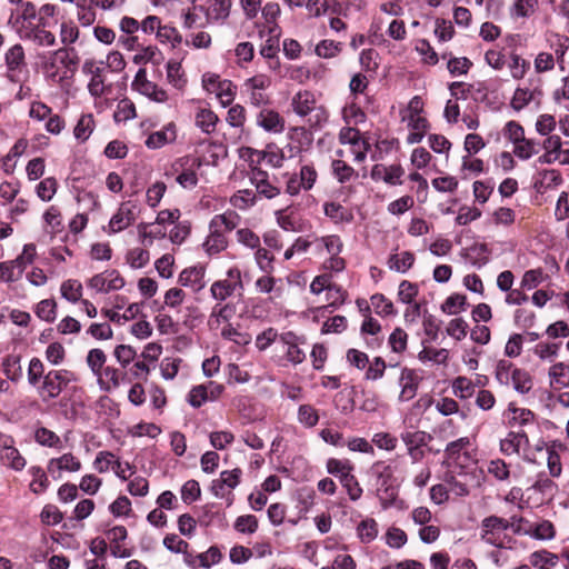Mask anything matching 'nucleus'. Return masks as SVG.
<instances>
[{"mask_svg":"<svg viewBox=\"0 0 569 569\" xmlns=\"http://www.w3.org/2000/svg\"><path fill=\"white\" fill-rule=\"evenodd\" d=\"M200 493L201 490L197 480H188L181 488V499L186 503H190L199 499Z\"/></svg>","mask_w":569,"mask_h":569,"instance_id":"338daca9","label":"nucleus"},{"mask_svg":"<svg viewBox=\"0 0 569 569\" xmlns=\"http://www.w3.org/2000/svg\"><path fill=\"white\" fill-rule=\"evenodd\" d=\"M239 288L229 282L228 280H218L211 284V296L219 301H223L232 296Z\"/></svg>","mask_w":569,"mask_h":569,"instance_id":"e433bc0d","label":"nucleus"},{"mask_svg":"<svg viewBox=\"0 0 569 569\" xmlns=\"http://www.w3.org/2000/svg\"><path fill=\"white\" fill-rule=\"evenodd\" d=\"M467 303V299L462 295H451L441 305V310L448 315H456L460 310H463Z\"/></svg>","mask_w":569,"mask_h":569,"instance_id":"de8ad7c7","label":"nucleus"},{"mask_svg":"<svg viewBox=\"0 0 569 569\" xmlns=\"http://www.w3.org/2000/svg\"><path fill=\"white\" fill-rule=\"evenodd\" d=\"M538 3V0H516L510 7V17L513 19L529 18L536 12Z\"/></svg>","mask_w":569,"mask_h":569,"instance_id":"393cba45","label":"nucleus"},{"mask_svg":"<svg viewBox=\"0 0 569 569\" xmlns=\"http://www.w3.org/2000/svg\"><path fill=\"white\" fill-rule=\"evenodd\" d=\"M20 361L21 357L19 355H9L2 360L3 372L13 382L19 381L22 377Z\"/></svg>","mask_w":569,"mask_h":569,"instance_id":"a878e982","label":"nucleus"},{"mask_svg":"<svg viewBox=\"0 0 569 569\" xmlns=\"http://www.w3.org/2000/svg\"><path fill=\"white\" fill-rule=\"evenodd\" d=\"M413 262V253L410 251H403L399 254H391L388 260V266L391 270L405 273L412 267Z\"/></svg>","mask_w":569,"mask_h":569,"instance_id":"5701e85b","label":"nucleus"},{"mask_svg":"<svg viewBox=\"0 0 569 569\" xmlns=\"http://www.w3.org/2000/svg\"><path fill=\"white\" fill-rule=\"evenodd\" d=\"M293 111L300 116L306 117L312 112L316 107V99L312 92L310 91H299L295 94L291 102Z\"/></svg>","mask_w":569,"mask_h":569,"instance_id":"f3484780","label":"nucleus"},{"mask_svg":"<svg viewBox=\"0 0 569 569\" xmlns=\"http://www.w3.org/2000/svg\"><path fill=\"white\" fill-rule=\"evenodd\" d=\"M127 378V373L121 372L113 367H104L97 378L98 385L102 391L109 392L120 386V381Z\"/></svg>","mask_w":569,"mask_h":569,"instance_id":"4468645a","label":"nucleus"},{"mask_svg":"<svg viewBox=\"0 0 569 569\" xmlns=\"http://www.w3.org/2000/svg\"><path fill=\"white\" fill-rule=\"evenodd\" d=\"M56 308L57 305L54 300L44 299L37 305L36 313L40 319L47 322H52L56 319Z\"/></svg>","mask_w":569,"mask_h":569,"instance_id":"603ef678","label":"nucleus"},{"mask_svg":"<svg viewBox=\"0 0 569 569\" xmlns=\"http://www.w3.org/2000/svg\"><path fill=\"white\" fill-rule=\"evenodd\" d=\"M30 473L33 477L30 483V490L37 495L43 492L49 486V480L44 470L41 467L33 466L30 468Z\"/></svg>","mask_w":569,"mask_h":569,"instance_id":"a19ab883","label":"nucleus"},{"mask_svg":"<svg viewBox=\"0 0 569 569\" xmlns=\"http://www.w3.org/2000/svg\"><path fill=\"white\" fill-rule=\"evenodd\" d=\"M538 143L530 139H523L516 143L513 152L520 159H529L538 152Z\"/></svg>","mask_w":569,"mask_h":569,"instance_id":"5fc2aeb1","label":"nucleus"},{"mask_svg":"<svg viewBox=\"0 0 569 569\" xmlns=\"http://www.w3.org/2000/svg\"><path fill=\"white\" fill-rule=\"evenodd\" d=\"M82 290L81 282L76 279H68L63 281L60 288L61 296L72 303L81 300Z\"/></svg>","mask_w":569,"mask_h":569,"instance_id":"c85d7f7f","label":"nucleus"},{"mask_svg":"<svg viewBox=\"0 0 569 569\" xmlns=\"http://www.w3.org/2000/svg\"><path fill=\"white\" fill-rule=\"evenodd\" d=\"M371 305L375 311L380 316L396 315L393 303L387 299L382 293H376L371 297Z\"/></svg>","mask_w":569,"mask_h":569,"instance_id":"3c124183","label":"nucleus"},{"mask_svg":"<svg viewBox=\"0 0 569 569\" xmlns=\"http://www.w3.org/2000/svg\"><path fill=\"white\" fill-rule=\"evenodd\" d=\"M509 411L512 413L508 422L511 428L533 425L535 415L529 409L516 408L510 405Z\"/></svg>","mask_w":569,"mask_h":569,"instance_id":"cd10ccee","label":"nucleus"},{"mask_svg":"<svg viewBox=\"0 0 569 569\" xmlns=\"http://www.w3.org/2000/svg\"><path fill=\"white\" fill-rule=\"evenodd\" d=\"M28 382L32 387H38L40 385V380H43L44 375V366L39 358H32L29 362L28 367Z\"/></svg>","mask_w":569,"mask_h":569,"instance_id":"c03bdc74","label":"nucleus"},{"mask_svg":"<svg viewBox=\"0 0 569 569\" xmlns=\"http://www.w3.org/2000/svg\"><path fill=\"white\" fill-rule=\"evenodd\" d=\"M136 64H146L153 62L158 64L160 62V51L154 46H147L141 49L139 53L133 57Z\"/></svg>","mask_w":569,"mask_h":569,"instance_id":"09e8293b","label":"nucleus"},{"mask_svg":"<svg viewBox=\"0 0 569 569\" xmlns=\"http://www.w3.org/2000/svg\"><path fill=\"white\" fill-rule=\"evenodd\" d=\"M20 38L31 41L40 47H51L56 44L54 34L46 29V22L36 26L23 27L19 31Z\"/></svg>","mask_w":569,"mask_h":569,"instance_id":"423d86ee","label":"nucleus"},{"mask_svg":"<svg viewBox=\"0 0 569 569\" xmlns=\"http://www.w3.org/2000/svg\"><path fill=\"white\" fill-rule=\"evenodd\" d=\"M34 440L37 443L48 448H62V441L60 437L52 430L46 427H39L34 431Z\"/></svg>","mask_w":569,"mask_h":569,"instance_id":"4be33fe9","label":"nucleus"},{"mask_svg":"<svg viewBox=\"0 0 569 569\" xmlns=\"http://www.w3.org/2000/svg\"><path fill=\"white\" fill-rule=\"evenodd\" d=\"M176 138V127L173 123H169L162 130L149 134L146 140V146L149 149H159L167 143L173 142Z\"/></svg>","mask_w":569,"mask_h":569,"instance_id":"dca6fc26","label":"nucleus"},{"mask_svg":"<svg viewBox=\"0 0 569 569\" xmlns=\"http://www.w3.org/2000/svg\"><path fill=\"white\" fill-rule=\"evenodd\" d=\"M88 287L97 292L107 293L113 290H120L124 287L126 281L118 270H106L101 273L94 274L88 280Z\"/></svg>","mask_w":569,"mask_h":569,"instance_id":"20e7f679","label":"nucleus"},{"mask_svg":"<svg viewBox=\"0 0 569 569\" xmlns=\"http://www.w3.org/2000/svg\"><path fill=\"white\" fill-rule=\"evenodd\" d=\"M508 529L507 519L498 516L486 517L481 521V540L490 546L503 548V532Z\"/></svg>","mask_w":569,"mask_h":569,"instance_id":"7ed1b4c3","label":"nucleus"},{"mask_svg":"<svg viewBox=\"0 0 569 569\" xmlns=\"http://www.w3.org/2000/svg\"><path fill=\"white\" fill-rule=\"evenodd\" d=\"M157 40L161 43H170L173 48L177 44H180L182 41V37L179 31L171 26L162 24L157 32Z\"/></svg>","mask_w":569,"mask_h":569,"instance_id":"ea45409f","label":"nucleus"},{"mask_svg":"<svg viewBox=\"0 0 569 569\" xmlns=\"http://www.w3.org/2000/svg\"><path fill=\"white\" fill-rule=\"evenodd\" d=\"M6 66L9 72V79L11 81H17L14 72L21 71L26 66V54L24 49L21 44L17 43L9 48L4 54Z\"/></svg>","mask_w":569,"mask_h":569,"instance_id":"9b49d317","label":"nucleus"},{"mask_svg":"<svg viewBox=\"0 0 569 569\" xmlns=\"http://www.w3.org/2000/svg\"><path fill=\"white\" fill-rule=\"evenodd\" d=\"M239 222L240 216L233 210L216 214L209 223V234L202 244L204 251L210 256L223 251L228 247L226 233L232 231Z\"/></svg>","mask_w":569,"mask_h":569,"instance_id":"f257e3e1","label":"nucleus"},{"mask_svg":"<svg viewBox=\"0 0 569 569\" xmlns=\"http://www.w3.org/2000/svg\"><path fill=\"white\" fill-rule=\"evenodd\" d=\"M138 92L158 103H162L168 100L167 91L164 89L158 87L152 81L144 83L143 87L138 90Z\"/></svg>","mask_w":569,"mask_h":569,"instance_id":"37998d69","label":"nucleus"},{"mask_svg":"<svg viewBox=\"0 0 569 569\" xmlns=\"http://www.w3.org/2000/svg\"><path fill=\"white\" fill-rule=\"evenodd\" d=\"M217 98L220 100L223 107L229 106L234 99V86L229 80H222L218 83V87L213 89Z\"/></svg>","mask_w":569,"mask_h":569,"instance_id":"a18cd8bd","label":"nucleus"},{"mask_svg":"<svg viewBox=\"0 0 569 569\" xmlns=\"http://www.w3.org/2000/svg\"><path fill=\"white\" fill-rule=\"evenodd\" d=\"M93 129H94L93 116L90 113L82 114L73 129L74 138L80 141H86L89 139Z\"/></svg>","mask_w":569,"mask_h":569,"instance_id":"7c9ffc66","label":"nucleus"},{"mask_svg":"<svg viewBox=\"0 0 569 569\" xmlns=\"http://www.w3.org/2000/svg\"><path fill=\"white\" fill-rule=\"evenodd\" d=\"M149 261V252L141 248H134L127 254V262L134 269L144 267Z\"/></svg>","mask_w":569,"mask_h":569,"instance_id":"e2e57ef3","label":"nucleus"},{"mask_svg":"<svg viewBox=\"0 0 569 569\" xmlns=\"http://www.w3.org/2000/svg\"><path fill=\"white\" fill-rule=\"evenodd\" d=\"M452 391L456 397L468 399L475 393V385L469 378L459 376L452 381Z\"/></svg>","mask_w":569,"mask_h":569,"instance_id":"f704fd0d","label":"nucleus"},{"mask_svg":"<svg viewBox=\"0 0 569 569\" xmlns=\"http://www.w3.org/2000/svg\"><path fill=\"white\" fill-rule=\"evenodd\" d=\"M488 254L489 250L487 244L478 243L468 249V253L466 254V257L468 258L472 266L481 268L488 263Z\"/></svg>","mask_w":569,"mask_h":569,"instance_id":"c756f323","label":"nucleus"},{"mask_svg":"<svg viewBox=\"0 0 569 569\" xmlns=\"http://www.w3.org/2000/svg\"><path fill=\"white\" fill-rule=\"evenodd\" d=\"M418 286L408 280H403L399 284L398 298L402 303H411L418 295Z\"/></svg>","mask_w":569,"mask_h":569,"instance_id":"0e129e2a","label":"nucleus"},{"mask_svg":"<svg viewBox=\"0 0 569 569\" xmlns=\"http://www.w3.org/2000/svg\"><path fill=\"white\" fill-rule=\"evenodd\" d=\"M325 214L338 222H350L353 219L351 211L347 210L343 206L337 202H327L323 206Z\"/></svg>","mask_w":569,"mask_h":569,"instance_id":"b1692460","label":"nucleus"},{"mask_svg":"<svg viewBox=\"0 0 569 569\" xmlns=\"http://www.w3.org/2000/svg\"><path fill=\"white\" fill-rule=\"evenodd\" d=\"M408 335L402 328H396L389 336L388 342L391 350L401 353L407 349Z\"/></svg>","mask_w":569,"mask_h":569,"instance_id":"8fccbe9b","label":"nucleus"},{"mask_svg":"<svg viewBox=\"0 0 569 569\" xmlns=\"http://www.w3.org/2000/svg\"><path fill=\"white\" fill-rule=\"evenodd\" d=\"M298 420L307 428L315 427L319 421L317 410L310 405H301L298 409Z\"/></svg>","mask_w":569,"mask_h":569,"instance_id":"49530a36","label":"nucleus"},{"mask_svg":"<svg viewBox=\"0 0 569 569\" xmlns=\"http://www.w3.org/2000/svg\"><path fill=\"white\" fill-rule=\"evenodd\" d=\"M138 206L136 202L128 200L120 204L118 211L112 216L109 228L112 232H120L131 226L137 217Z\"/></svg>","mask_w":569,"mask_h":569,"instance_id":"39448f33","label":"nucleus"},{"mask_svg":"<svg viewBox=\"0 0 569 569\" xmlns=\"http://www.w3.org/2000/svg\"><path fill=\"white\" fill-rule=\"evenodd\" d=\"M204 270L201 267H190L181 271L178 278L179 284L190 287L198 292L204 287Z\"/></svg>","mask_w":569,"mask_h":569,"instance_id":"ddd939ff","label":"nucleus"},{"mask_svg":"<svg viewBox=\"0 0 569 569\" xmlns=\"http://www.w3.org/2000/svg\"><path fill=\"white\" fill-rule=\"evenodd\" d=\"M541 94V90L537 88H517L510 104L515 110L520 111Z\"/></svg>","mask_w":569,"mask_h":569,"instance_id":"6ab92c4d","label":"nucleus"},{"mask_svg":"<svg viewBox=\"0 0 569 569\" xmlns=\"http://www.w3.org/2000/svg\"><path fill=\"white\" fill-rule=\"evenodd\" d=\"M71 379L66 370H51L44 377L42 382L37 387L38 395L42 402L48 403L62 392L69 385Z\"/></svg>","mask_w":569,"mask_h":569,"instance_id":"f03ea898","label":"nucleus"},{"mask_svg":"<svg viewBox=\"0 0 569 569\" xmlns=\"http://www.w3.org/2000/svg\"><path fill=\"white\" fill-rule=\"evenodd\" d=\"M542 146L546 152L539 157L540 163H553L560 159L562 141L559 136H549Z\"/></svg>","mask_w":569,"mask_h":569,"instance_id":"a211bd4d","label":"nucleus"},{"mask_svg":"<svg viewBox=\"0 0 569 569\" xmlns=\"http://www.w3.org/2000/svg\"><path fill=\"white\" fill-rule=\"evenodd\" d=\"M298 177L300 178V183L302 184L303 190L308 191L313 188L318 173L313 166L305 164L300 168Z\"/></svg>","mask_w":569,"mask_h":569,"instance_id":"13d9d810","label":"nucleus"},{"mask_svg":"<svg viewBox=\"0 0 569 569\" xmlns=\"http://www.w3.org/2000/svg\"><path fill=\"white\" fill-rule=\"evenodd\" d=\"M331 167L335 177L341 183L349 181L356 174L355 169L342 160H333Z\"/></svg>","mask_w":569,"mask_h":569,"instance_id":"864d4df0","label":"nucleus"},{"mask_svg":"<svg viewBox=\"0 0 569 569\" xmlns=\"http://www.w3.org/2000/svg\"><path fill=\"white\" fill-rule=\"evenodd\" d=\"M79 38V29L72 21H64L60 26V39L63 44L74 43Z\"/></svg>","mask_w":569,"mask_h":569,"instance_id":"bf43d9fd","label":"nucleus"},{"mask_svg":"<svg viewBox=\"0 0 569 569\" xmlns=\"http://www.w3.org/2000/svg\"><path fill=\"white\" fill-rule=\"evenodd\" d=\"M340 482L342 487L346 488L348 496L352 501H356L361 497L362 488L360 487L358 480L352 475V472L347 476L345 475Z\"/></svg>","mask_w":569,"mask_h":569,"instance_id":"052dcab7","label":"nucleus"},{"mask_svg":"<svg viewBox=\"0 0 569 569\" xmlns=\"http://www.w3.org/2000/svg\"><path fill=\"white\" fill-rule=\"evenodd\" d=\"M82 71L91 76L88 83L90 94L96 98L103 96L106 92L104 78L102 76L103 68L93 60H87L82 66Z\"/></svg>","mask_w":569,"mask_h":569,"instance_id":"0eeeda50","label":"nucleus"},{"mask_svg":"<svg viewBox=\"0 0 569 569\" xmlns=\"http://www.w3.org/2000/svg\"><path fill=\"white\" fill-rule=\"evenodd\" d=\"M57 180L52 177L43 179L37 186V194L43 201H49L52 199L57 191Z\"/></svg>","mask_w":569,"mask_h":569,"instance_id":"6e6d98bb","label":"nucleus"},{"mask_svg":"<svg viewBox=\"0 0 569 569\" xmlns=\"http://www.w3.org/2000/svg\"><path fill=\"white\" fill-rule=\"evenodd\" d=\"M327 471L339 478L341 481L345 475H350L353 470V465L349 460H339L336 458H330L327 461Z\"/></svg>","mask_w":569,"mask_h":569,"instance_id":"58836bf2","label":"nucleus"},{"mask_svg":"<svg viewBox=\"0 0 569 569\" xmlns=\"http://www.w3.org/2000/svg\"><path fill=\"white\" fill-rule=\"evenodd\" d=\"M219 121L218 116L210 109L201 108L196 113V126L207 134L216 131L217 122Z\"/></svg>","mask_w":569,"mask_h":569,"instance_id":"aec40b11","label":"nucleus"},{"mask_svg":"<svg viewBox=\"0 0 569 569\" xmlns=\"http://www.w3.org/2000/svg\"><path fill=\"white\" fill-rule=\"evenodd\" d=\"M81 469L80 460L74 457L71 452L64 453L61 457L52 458L48 462V471H69L77 472Z\"/></svg>","mask_w":569,"mask_h":569,"instance_id":"2eb2a0df","label":"nucleus"},{"mask_svg":"<svg viewBox=\"0 0 569 569\" xmlns=\"http://www.w3.org/2000/svg\"><path fill=\"white\" fill-rule=\"evenodd\" d=\"M1 461L13 470L20 471L26 466V459L20 455L19 450L12 446L0 453Z\"/></svg>","mask_w":569,"mask_h":569,"instance_id":"473e14b6","label":"nucleus"},{"mask_svg":"<svg viewBox=\"0 0 569 569\" xmlns=\"http://www.w3.org/2000/svg\"><path fill=\"white\" fill-rule=\"evenodd\" d=\"M234 529L241 533H253L258 529V520L252 515L240 516L234 522Z\"/></svg>","mask_w":569,"mask_h":569,"instance_id":"680f3d73","label":"nucleus"},{"mask_svg":"<svg viewBox=\"0 0 569 569\" xmlns=\"http://www.w3.org/2000/svg\"><path fill=\"white\" fill-rule=\"evenodd\" d=\"M113 355L121 367L126 368L130 362L133 361L137 353L136 350L128 345H119L114 348Z\"/></svg>","mask_w":569,"mask_h":569,"instance_id":"69168bd1","label":"nucleus"},{"mask_svg":"<svg viewBox=\"0 0 569 569\" xmlns=\"http://www.w3.org/2000/svg\"><path fill=\"white\" fill-rule=\"evenodd\" d=\"M420 378L415 370L403 368L400 375L401 391L399 393L400 401H409L417 395Z\"/></svg>","mask_w":569,"mask_h":569,"instance_id":"9d476101","label":"nucleus"},{"mask_svg":"<svg viewBox=\"0 0 569 569\" xmlns=\"http://www.w3.org/2000/svg\"><path fill=\"white\" fill-rule=\"evenodd\" d=\"M401 439L409 448H422L432 439V436L426 431H406L401 435Z\"/></svg>","mask_w":569,"mask_h":569,"instance_id":"2f4dec72","label":"nucleus"},{"mask_svg":"<svg viewBox=\"0 0 569 569\" xmlns=\"http://www.w3.org/2000/svg\"><path fill=\"white\" fill-rule=\"evenodd\" d=\"M341 43L333 40H322L316 47V53L321 58H332L341 51Z\"/></svg>","mask_w":569,"mask_h":569,"instance_id":"4d7b16f0","label":"nucleus"},{"mask_svg":"<svg viewBox=\"0 0 569 569\" xmlns=\"http://www.w3.org/2000/svg\"><path fill=\"white\" fill-rule=\"evenodd\" d=\"M513 365L508 360H499L496 366V379L500 385L508 386L510 382Z\"/></svg>","mask_w":569,"mask_h":569,"instance_id":"774afa93","label":"nucleus"},{"mask_svg":"<svg viewBox=\"0 0 569 569\" xmlns=\"http://www.w3.org/2000/svg\"><path fill=\"white\" fill-rule=\"evenodd\" d=\"M77 8V19L83 27H89L96 21V11L92 0H78L73 3Z\"/></svg>","mask_w":569,"mask_h":569,"instance_id":"412c9836","label":"nucleus"},{"mask_svg":"<svg viewBox=\"0 0 569 569\" xmlns=\"http://www.w3.org/2000/svg\"><path fill=\"white\" fill-rule=\"evenodd\" d=\"M551 382L560 388L569 387V366L563 362H557L549 369Z\"/></svg>","mask_w":569,"mask_h":569,"instance_id":"c9c22d12","label":"nucleus"},{"mask_svg":"<svg viewBox=\"0 0 569 569\" xmlns=\"http://www.w3.org/2000/svg\"><path fill=\"white\" fill-rule=\"evenodd\" d=\"M106 361L107 356L103 350L96 348L88 352L87 365L97 378H100Z\"/></svg>","mask_w":569,"mask_h":569,"instance_id":"4c0bfd02","label":"nucleus"},{"mask_svg":"<svg viewBox=\"0 0 569 569\" xmlns=\"http://www.w3.org/2000/svg\"><path fill=\"white\" fill-rule=\"evenodd\" d=\"M230 203L240 210H246L256 203V196L249 189L239 190L230 198Z\"/></svg>","mask_w":569,"mask_h":569,"instance_id":"79ce46f5","label":"nucleus"},{"mask_svg":"<svg viewBox=\"0 0 569 569\" xmlns=\"http://www.w3.org/2000/svg\"><path fill=\"white\" fill-rule=\"evenodd\" d=\"M257 124L267 132L281 133L284 130V119L278 111L269 108L259 111Z\"/></svg>","mask_w":569,"mask_h":569,"instance_id":"1a4fd4ad","label":"nucleus"},{"mask_svg":"<svg viewBox=\"0 0 569 569\" xmlns=\"http://www.w3.org/2000/svg\"><path fill=\"white\" fill-rule=\"evenodd\" d=\"M231 0H206V4L199 6V10L206 14V23L224 20L228 18Z\"/></svg>","mask_w":569,"mask_h":569,"instance_id":"6e6552de","label":"nucleus"},{"mask_svg":"<svg viewBox=\"0 0 569 569\" xmlns=\"http://www.w3.org/2000/svg\"><path fill=\"white\" fill-rule=\"evenodd\" d=\"M510 381L513 389L519 393H528L532 388V379L528 371L515 368L511 373Z\"/></svg>","mask_w":569,"mask_h":569,"instance_id":"bb28decb","label":"nucleus"},{"mask_svg":"<svg viewBox=\"0 0 569 569\" xmlns=\"http://www.w3.org/2000/svg\"><path fill=\"white\" fill-rule=\"evenodd\" d=\"M402 174L403 169L400 164H392L390 167H386L385 164H375L370 173L373 180H383L386 183L391 186L401 184L399 179Z\"/></svg>","mask_w":569,"mask_h":569,"instance_id":"f8f14e48","label":"nucleus"},{"mask_svg":"<svg viewBox=\"0 0 569 569\" xmlns=\"http://www.w3.org/2000/svg\"><path fill=\"white\" fill-rule=\"evenodd\" d=\"M141 311V307L138 303H131L128 306L123 313H119L109 309H102V313L109 318L112 322L121 323L134 319Z\"/></svg>","mask_w":569,"mask_h":569,"instance_id":"72a5a7b5","label":"nucleus"}]
</instances>
